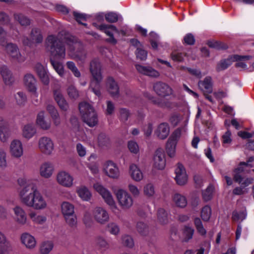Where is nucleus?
I'll return each instance as SVG.
<instances>
[{
    "label": "nucleus",
    "instance_id": "f257e3e1",
    "mask_svg": "<svg viewBox=\"0 0 254 254\" xmlns=\"http://www.w3.org/2000/svg\"><path fill=\"white\" fill-rule=\"evenodd\" d=\"M46 48L50 53V63L54 69L62 77L65 74L63 64L55 60H63L65 58V48L64 42L59 36L49 35L46 39Z\"/></svg>",
    "mask_w": 254,
    "mask_h": 254
},
{
    "label": "nucleus",
    "instance_id": "f03ea898",
    "mask_svg": "<svg viewBox=\"0 0 254 254\" xmlns=\"http://www.w3.org/2000/svg\"><path fill=\"white\" fill-rule=\"evenodd\" d=\"M21 202L35 210H43L47 207L46 199L33 183L27 184L19 192Z\"/></svg>",
    "mask_w": 254,
    "mask_h": 254
},
{
    "label": "nucleus",
    "instance_id": "7ed1b4c3",
    "mask_svg": "<svg viewBox=\"0 0 254 254\" xmlns=\"http://www.w3.org/2000/svg\"><path fill=\"white\" fill-rule=\"evenodd\" d=\"M89 69L92 75L90 88L94 93L99 97L101 95L100 83L103 80L101 64L98 59L92 60L90 63Z\"/></svg>",
    "mask_w": 254,
    "mask_h": 254
},
{
    "label": "nucleus",
    "instance_id": "20e7f679",
    "mask_svg": "<svg viewBox=\"0 0 254 254\" xmlns=\"http://www.w3.org/2000/svg\"><path fill=\"white\" fill-rule=\"evenodd\" d=\"M79 110L83 121L89 127H94L98 124L97 114L93 107L86 102L79 103Z\"/></svg>",
    "mask_w": 254,
    "mask_h": 254
},
{
    "label": "nucleus",
    "instance_id": "39448f33",
    "mask_svg": "<svg viewBox=\"0 0 254 254\" xmlns=\"http://www.w3.org/2000/svg\"><path fill=\"white\" fill-rule=\"evenodd\" d=\"M70 47L71 58L77 61L84 63L87 58V52L85 50L82 44L74 40L73 37L69 38L66 41Z\"/></svg>",
    "mask_w": 254,
    "mask_h": 254
},
{
    "label": "nucleus",
    "instance_id": "423d86ee",
    "mask_svg": "<svg viewBox=\"0 0 254 254\" xmlns=\"http://www.w3.org/2000/svg\"><path fill=\"white\" fill-rule=\"evenodd\" d=\"M93 187L94 189L102 196L104 201L108 204L110 209L114 213L119 210L113 196L108 190L99 183H95Z\"/></svg>",
    "mask_w": 254,
    "mask_h": 254
},
{
    "label": "nucleus",
    "instance_id": "0eeeda50",
    "mask_svg": "<svg viewBox=\"0 0 254 254\" xmlns=\"http://www.w3.org/2000/svg\"><path fill=\"white\" fill-rule=\"evenodd\" d=\"M3 47H4L5 53L12 61L18 63H23L25 61L26 58L25 56L21 54L19 49L16 44L9 42L6 44H5Z\"/></svg>",
    "mask_w": 254,
    "mask_h": 254
},
{
    "label": "nucleus",
    "instance_id": "6e6552de",
    "mask_svg": "<svg viewBox=\"0 0 254 254\" xmlns=\"http://www.w3.org/2000/svg\"><path fill=\"white\" fill-rule=\"evenodd\" d=\"M118 202L123 210L130 209L133 204L131 195L126 190L119 189L116 192Z\"/></svg>",
    "mask_w": 254,
    "mask_h": 254
},
{
    "label": "nucleus",
    "instance_id": "1a4fd4ad",
    "mask_svg": "<svg viewBox=\"0 0 254 254\" xmlns=\"http://www.w3.org/2000/svg\"><path fill=\"white\" fill-rule=\"evenodd\" d=\"M43 41V36L41 30L38 28L32 29L30 34V39L23 36L22 41L24 45L31 46L33 43L40 44Z\"/></svg>",
    "mask_w": 254,
    "mask_h": 254
},
{
    "label": "nucleus",
    "instance_id": "9d476101",
    "mask_svg": "<svg viewBox=\"0 0 254 254\" xmlns=\"http://www.w3.org/2000/svg\"><path fill=\"white\" fill-rule=\"evenodd\" d=\"M40 151L45 155H51L54 150V144L52 139L48 136L41 137L38 141Z\"/></svg>",
    "mask_w": 254,
    "mask_h": 254
},
{
    "label": "nucleus",
    "instance_id": "9b49d317",
    "mask_svg": "<svg viewBox=\"0 0 254 254\" xmlns=\"http://www.w3.org/2000/svg\"><path fill=\"white\" fill-rule=\"evenodd\" d=\"M97 28L100 31L104 32L109 37L107 41L111 44L115 45L117 40L114 38L113 32H119V30L114 25L109 24H101L97 25Z\"/></svg>",
    "mask_w": 254,
    "mask_h": 254
},
{
    "label": "nucleus",
    "instance_id": "f8f14e48",
    "mask_svg": "<svg viewBox=\"0 0 254 254\" xmlns=\"http://www.w3.org/2000/svg\"><path fill=\"white\" fill-rule=\"evenodd\" d=\"M57 181L60 185L65 187L70 188L73 184V178L68 172L62 171L57 175Z\"/></svg>",
    "mask_w": 254,
    "mask_h": 254
},
{
    "label": "nucleus",
    "instance_id": "ddd939ff",
    "mask_svg": "<svg viewBox=\"0 0 254 254\" xmlns=\"http://www.w3.org/2000/svg\"><path fill=\"white\" fill-rule=\"evenodd\" d=\"M92 213L94 219L100 224H104L109 220V215L107 210L103 207H95Z\"/></svg>",
    "mask_w": 254,
    "mask_h": 254
},
{
    "label": "nucleus",
    "instance_id": "4468645a",
    "mask_svg": "<svg viewBox=\"0 0 254 254\" xmlns=\"http://www.w3.org/2000/svg\"><path fill=\"white\" fill-rule=\"evenodd\" d=\"M166 160L165 153L163 149L158 148L155 152L153 157V167L158 170H162L165 168Z\"/></svg>",
    "mask_w": 254,
    "mask_h": 254
},
{
    "label": "nucleus",
    "instance_id": "2eb2a0df",
    "mask_svg": "<svg viewBox=\"0 0 254 254\" xmlns=\"http://www.w3.org/2000/svg\"><path fill=\"white\" fill-rule=\"evenodd\" d=\"M104 171L105 173L109 178L118 179L120 172L117 165L112 161H107L104 165Z\"/></svg>",
    "mask_w": 254,
    "mask_h": 254
},
{
    "label": "nucleus",
    "instance_id": "dca6fc26",
    "mask_svg": "<svg viewBox=\"0 0 254 254\" xmlns=\"http://www.w3.org/2000/svg\"><path fill=\"white\" fill-rule=\"evenodd\" d=\"M14 213L13 219L14 221L21 225H25L27 220V215L24 209L19 206L16 205L12 208Z\"/></svg>",
    "mask_w": 254,
    "mask_h": 254
},
{
    "label": "nucleus",
    "instance_id": "f3484780",
    "mask_svg": "<svg viewBox=\"0 0 254 254\" xmlns=\"http://www.w3.org/2000/svg\"><path fill=\"white\" fill-rule=\"evenodd\" d=\"M153 90L159 96L165 97L172 93L171 88L166 83L159 81L153 85Z\"/></svg>",
    "mask_w": 254,
    "mask_h": 254
},
{
    "label": "nucleus",
    "instance_id": "a211bd4d",
    "mask_svg": "<svg viewBox=\"0 0 254 254\" xmlns=\"http://www.w3.org/2000/svg\"><path fill=\"white\" fill-rule=\"evenodd\" d=\"M176 176L175 179L178 185H185L188 181V176L184 167L181 164H178L175 169Z\"/></svg>",
    "mask_w": 254,
    "mask_h": 254
},
{
    "label": "nucleus",
    "instance_id": "6ab92c4d",
    "mask_svg": "<svg viewBox=\"0 0 254 254\" xmlns=\"http://www.w3.org/2000/svg\"><path fill=\"white\" fill-rule=\"evenodd\" d=\"M24 85L28 91L31 92L35 96H38L37 88L36 86V80L35 77L31 73H27L23 79Z\"/></svg>",
    "mask_w": 254,
    "mask_h": 254
},
{
    "label": "nucleus",
    "instance_id": "aec40b11",
    "mask_svg": "<svg viewBox=\"0 0 254 254\" xmlns=\"http://www.w3.org/2000/svg\"><path fill=\"white\" fill-rule=\"evenodd\" d=\"M135 66L137 71L143 75L153 78H157L160 76L159 72L150 66L136 64Z\"/></svg>",
    "mask_w": 254,
    "mask_h": 254
},
{
    "label": "nucleus",
    "instance_id": "412c9836",
    "mask_svg": "<svg viewBox=\"0 0 254 254\" xmlns=\"http://www.w3.org/2000/svg\"><path fill=\"white\" fill-rule=\"evenodd\" d=\"M10 151L13 157H20L23 153V148L22 142L18 139H14L11 141L10 146Z\"/></svg>",
    "mask_w": 254,
    "mask_h": 254
},
{
    "label": "nucleus",
    "instance_id": "4be33fe9",
    "mask_svg": "<svg viewBox=\"0 0 254 254\" xmlns=\"http://www.w3.org/2000/svg\"><path fill=\"white\" fill-rule=\"evenodd\" d=\"M53 93L55 100L61 109L64 111H66L68 109V104L62 95L60 89H54Z\"/></svg>",
    "mask_w": 254,
    "mask_h": 254
},
{
    "label": "nucleus",
    "instance_id": "5701e85b",
    "mask_svg": "<svg viewBox=\"0 0 254 254\" xmlns=\"http://www.w3.org/2000/svg\"><path fill=\"white\" fill-rule=\"evenodd\" d=\"M155 134L160 139H166L170 133V127L168 124L162 123L160 124L155 130Z\"/></svg>",
    "mask_w": 254,
    "mask_h": 254
},
{
    "label": "nucleus",
    "instance_id": "b1692460",
    "mask_svg": "<svg viewBox=\"0 0 254 254\" xmlns=\"http://www.w3.org/2000/svg\"><path fill=\"white\" fill-rule=\"evenodd\" d=\"M35 70L41 81L45 85L49 83L50 78L47 69L41 64L37 63L35 66Z\"/></svg>",
    "mask_w": 254,
    "mask_h": 254
},
{
    "label": "nucleus",
    "instance_id": "393cba45",
    "mask_svg": "<svg viewBox=\"0 0 254 254\" xmlns=\"http://www.w3.org/2000/svg\"><path fill=\"white\" fill-rule=\"evenodd\" d=\"M36 133V127L33 124H27L22 128V136L28 140L34 136Z\"/></svg>",
    "mask_w": 254,
    "mask_h": 254
},
{
    "label": "nucleus",
    "instance_id": "a878e982",
    "mask_svg": "<svg viewBox=\"0 0 254 254\" xmlns=\"http://www.w3.org/2000/svg\"><path fill=\"white\" fill-rule=\"evenodd\" d=\"M107 87L108 92L113 97L117 98L119 96V87L113 78L111 77L108 78Z\"/></svg>",
    "mask_w": 254,
    "mask_h": 254
},
{
    "label": "nucleus",
    "instance_id": "bb28decb",
    "mask_svg": "<svg viewBox=\"0 0 254 254\" xmlns=\"http://www.w3.org/2000/svg\"><path fill=\"white\" fill-rule=\"evenodd\" d=\"M54 168L52 163L47 162L43 163L40 167V174L44 178H50L54 172Z\"/></svg>",
    "mask_w": 254,
    "mask_h": 254
},
{
    "label": "nucleus",
    "instance_id": "cd10ccee",
    "mask_svg": "<svg viewBox=\"0 0 254 254\" xmlns=\"http://www.w3.org/2000/svg\"><path fill=\"white\" fill-rule=\"evenodd\" d=\"M36 125L43 130H48L51 127V122L45 118V112L43 111L38 113L36 120Z\"/></svg>",
    "mask_w": 254,
    "mask_h": 254
},
{
    "label": "nucleus",
    "instance_id": "c85d7f7f",
    "mask_svg": "<svg viewBox=\"0 0 254 254\" xmlns=\"http://www.w3.org/2000/svg\"><path fill=\"white\" fill-rule=\"evenodd\" d=\"M0 73L6 85H9L13 83L14 80L12 74L7 66L3 65L0 66Z\"/></svg>",
    "mask_w": 254,
    "mask_h": 254
},
{
    "label": "nucleus",
    "instance_id": "c756f323",
    "mask_svg": "<svg viewBox=\"0 0 254 254\" xmlns=\"http://www.w3.org/2000/svg\"><path fill=\"white\" fill-rule=\"evenodd\" d=\"M21 241L22 243L29 249L34 248L36 245L35 238L27 233L21 235Z\"/></svg>",
    "mask_w": 254,
    "mask_h": 254
},
{
    "label": "nucleus",
    "instance_id": "7c9ffc66",
    "mask_svg": "<svg viewBox=\"0 0 254 254\" xmlns=\"http://www.w3.org/2000/svg\"><path fill=\"white\" fill-rule=\"evenodd\" d=\"M198 86L204 92L211 93L212 92L211 77L210 76H206L204 80H199L198 82Z\"/></svg>",
    "mask_w": 254,
    "mask_h": 254
},
{
    "label": "nucleus",
    "instance_id": "2f4dec72",
    "mask_svg": "<svg viewBox=\"0 0 254 254\" xmlns=\"http://www.w3.org/2000/svg\"><path fill=\"white\" fill-rule=\"evenodd\" d=\"M76 192L78 196L83 200L88 201L90 200L92 194L89 189L85 186L77 187Z\"/></svg>",
    "mask_w": 254,
    "mask_h": 254
},
{
    "label": "nucleus",
    "instance_id": "473e14b6",
    "mask_svg": "<svg viewBox=\"0 0 254 254\" xmlns=\"http://www.w3.org/2000/svg\"><path fill=\"white\" fill-rule=\"evenodd\" d=\"M129 173L132 179L139 182L143 179V174L139 168L135 164H131L129 166Z\"/></svg>",
    "mask_w": 254,
    "mask_h": 254
},
{
    "label": "nucleus",
    "instance_id": "72a5a7b5",
    "mask_svg": "<svg viewBox=\"0 0 254 254\" xmlns=\"http://www.w3.org/2000/svg\"><path fill=\"white\" fill-rule=\"evenodd\" d=\"M173 203L175 205L180 208L185 207L188 203L187 198L185 196L176 193L174 194L172 197Z\"/></svg>",
    "mask_w": 254,
    "mask_h": 254
},
{
    "label": "nucleus",
    "instance_id": "f704fd0d",
    "mask_svg": "<svg viewBox=\"0 0 254 254\" xmlns=\"http://www.w3.org/2000/svg\"><path fill=\"white\" fill-rule=\"evenodd\" d=\"M234 180L235 182L239 183L244 189H247L253 182V179L251 178H244L241 175L236 174L234 176Z\"/></svg>",
    "mask_w": 254,
    "mask_h": 254
},
{
    "label": "nucleus",
    "instance_id": "c9c22d12",
    "mask_svg": "<svg viewBox=\"0 0 254 254\" xmlns=\"http://www.w3.org/2000/svg\"><path fill=\"white\" fill-rule=\"evenodd\" d=\"M29 216L31 221L36 224L42 225L47 220V218L45 216L37 214L34 211L30 212Z\"/></svg>",
    "mask_w": 254,
    "mask_h": 254
},
{
    "label": "nucleus",
    "instance_id": "e433bc0d",
    "mask_svg": "<svg viewBox=\"0 0 254 254\" xmlns=\"http://www.w3.org/2000/svg\"><path fill=\"white\" fill-rule=\"evenodd\" d=\"M54 248V243L52 241H47L41 243L39 251L41 254H49Z\"/></svg>",
    "mask_w": 254,
    "mask_h": 254
},
{
    "label": "nucleus",
    "instance_id": "4c0bfd02",
    "mask_svg": "<svg viewBox=\"0 0 254 254\" xmlns=\"http://www.w3.org/2000/svg\"><path fill=\"white\" fill-rule=\"evenodd\" d=\"M61 209L64 217L74 213V206L68 202H63L61 205Z\"/></svg>",
    "mask_w": 254,
    "mask_h": 254
},
{
    "label": "nucleus",
    "instance_id": "58836bf2",
    "mask_svg": "<svg viewBox=\"0 0 254 254\" xmlns=\"http://www.w3.org/2000/svg\"><path fill=\"white\" fill-rule=\"evenodd\" d=\"M157 221L162 224L164 225L168 222V215L167 211L163 208H160L157 212Z\"/></svg>",
    "mask_w": 254,
    "mask_h": 254
},
{
    "label": "nucleus",
    "instance_id": "ea45409f",
    "mask_svg": "<svg viewBox=\"0 0 254 254\" xmlns=\"http://www.w3.org/2000/svg\"><path fill=\"white\" fill-rule=\"evenodd\" d=\"M251 58V56H241L239 55H234L233 57V61H236L238 62L236 64V66L239 68H246L247 67L246 64L243 62L244 60H248Z\"/></svg>",
    "mask_w": 254,
    "mask_h": 254
},
{
    "label": "nucleus",
    "instance_id": "a19ab883",
    "mask_svg": "<svg viewBox=\"0 0 254 254\" xmlns=\"http://www.w3.org/2000/svg\"><path fill=\"white\" fill-rule=\"evenodd\" d=\"M214 188L213 185H209L208 187L202 191V196L204 201H208L213 197Z\"/></svg>",
    "mask_w": 254,
    "mask_h": 254
},
{
    "label": "nucleus",
    "instance_id": "79ce46f5",
    "mask_svg": "<svg viewBox=\"0 0 254 254\" xmlns=\"http://www.w3.org/2000/svg\"><path fill=\"white\" fill-rule=\"evenodd\" d=\"M14 98L16 104L19 106H23L27 101L26 94L21 91H19L14 95Z\"/></svg>",
    "mask_w": 254,
    "mask_h": 254
},
{
    "label": "nucleus",
    "instance_id": "37998d69",
    "mask_svg": "<svg viewBox=\"0 0 254 254\" xmlns=\"http://www.w3.org/2000/svg\"><path fill=\"white\" fill-rule=\"evenodd\" d=\"M145 96L150 100L151 102L154 105L162 108L167 106V103L164 99L154 97L148 93H145Z\"/></svg>",
    "mask_w": 254,
    "mask_h": 254
},
{
    "label": "nucleus",
    "instance_id": "c03bdc74",
    "mask_svg": "<svg viewBox=\"0 0 254 254\" xmlns=\"http://www.w3.org/2000/svg\"><path fill=\"white\" fill-rule=\"evenodd\" d=\"M14 18L15 20L17 21L21 26H26L29 25L30 24V19L21 13L14 14Z\"/></svg>",
    "mask_w": 254,
    "mask_h": 254
},
{
    "label": "nucleus",
    "instance_id": "a18cd8bd",
    "mask_svg": "<svg viewBox=\"0 0 254 254\" xmlns=\"http://www.w3.org/2000/svg\"><path fill=\"white\" fill-rule=\"evenodd\" d=\"M232 58L224 59L220 61L217 64L216 69L217 71H220L227 68L232 63Z\"/></svg>",
    "mask_w": 254,
    "mask_h": 254
},
{
    "label": "nucleus",
    "instance_id": "49530a36",
    "mask_svg": "<svg viewBox=\"0 0 254 254\" xmlns=\"http://www.w3.org/2000/svg\"><path fill=\"white\" fill-rule=\"evenodd\" d=\"M136 229L137 231L142 236H146L149 232L148 225L142 221L137 222Z\"/></svg>",
    "mask_w": 254,
    "mask_h": 254
},
{
    "label": "nucleus",
    "instance_id": "de8ad7c7",
    "mask_svg": "<svg viewBox=\"0 0 254 254\" xmlns=\"http://www.w3.org/2000/svg\"><path fill=\"white\" fill-rule=\"evenodd\" d=\"M184 241L187 242L191 239L194 233V229L190 226H185L183 229Z\"/></svg>",
    "mask_w": 254,
    "mask_h": 254
},
{
    "label": "nucleus",
    "instance_id": "09e8293b",
    "mask_svg": "<svg viewBox=\"0 0 254 254\" xmlns=\"http://www.w3.org/2000/svg\"><path fill=\"white\" fill-rule=\"evenodd\" d=\"M96 244L100 250L105 251L109 249L110 245L107 241L102 237H98L96 239Z\"/></svg>",
    "mask_w": 254,
    "mask_h": 254
},
{
    "label": "nucleus",
    "instance_id": "8fccbe9b",
    "mask_svg": "<svg viewBox=\"0 0 254 254\" xmlns=\"http://www.w3.org/2000/svg\"><path fill=\"white\" fill-rule=\"evenodd\" d=\"M107 230L112 235H118L120 232L119 225L115 222H110L106 226Z\"/></svg>",
    "mask_w": 254,
    "mask_h": 254
},
{
    "label": "nucleus",
    "instance_id": "3c124183",
    "mask_svg": "<svg viewBox=\"0 0 254 254\" xmlns=\"http://www.w3.org/2000/svg\"><path fill=\"white\" fill-rule=\"evenodd\" d=\"M122 244L125 247L132 248L134 246V241L132 238L128 235H124L121 237Z\"/></svg>",
    "mask_w": 254,
    "mask_h": 254
},
{
    "label": "nucleus",
    "instance_id": "603ef678",
    "mask_svg": "<svg viewBox=\"0 0 254 254\" xmlns=\"http://www.w3.org/2000/svg\"><path fill=\"white\" fill-rule=\"evenodd\" d=\"M211 215V209L208 205H205L202 208L201 211V217L204 221H207L209 220Z\"/></svg>",
    "mask_w": 254,
    "mask_h": 254
},
{
    "label": "nucleus",
    "instance_id": "864d4df0",
    "mask_svg": "<svg viewBox=\"0 0 254 254\" xmlns=\"http://www.w3.org/2000/svg\"><path fill=\"white\" fill-rule=\"evenodd\" d=\"M66 91L68 97L71 99H76L79 97V92L73 85H69Z\"/></svg>",
    "mask_w": 254,
    "mask_h": 254
},
{
    "label": "nucleus",
    "instance_id": "5fc2aeb1",
    "mask_svg": "<svg viewBox=\"0 0 254 254\" xmlns=\"http://www.w3.org/2000/svg\"><path fill=\"white\" fill-rule=\"evenodd\" d=\"M83 222L85 226L87 228H90L93 225V221L91 214L89 211H85L84 212L83 217Z\"/></svg>",
    "mask_w": 254,
    "mask_h": 254
},
{
    "label": "nucleus",
    "instance_id": "6e6d98bb",
    "mask_svg": "<svg viewBox=\"0 0 254 254\" xmlns=\"http://www.w3.org/2000/svg\"><path fill=\"white\" fill-rule=\"evenodd\" d=\"M176 143L168 140L166 144V152L170 157L175 156Z\"/></svg>",
    "mask_w": 254,
    "mask_h": 254
},
{
    "label": "nucleus",
    "instance_id": "4d7b16f0",
    "mask_svg": "<svg viewBox=\"0 0 254 254\" xmlns=\"http://www.w3.org/2000/svg\"><path fill=\"white\" fill-rule=\"evenodd\" d=\"M66 223L71 228H75L77 226V217L74 213L64 216Z\"/></svg>",
    "mask_w": 254,
    "mask_h": 254
},
{
    "label": "nucleus",
    "instance_id": "13d9d810",
    "mask_svg": "<svg viewBox=\"0 0 254 254\" xmlns=\"http://www.w3.org/2000/svg\"><path fill=\"white\" fill-rule=\"evenodd\" d=\"M143 192L144 194L147 197L153 196L155 192V188L153 184H147L143 188Z\"/></svg>",
    "mask_w": 254,
    "mask_h": 254
},
{
    "label": "nucleus",
    "instance_id": "bf43d9fd",
    "mask_svg": "<svg viewBox=\"0 0 254 254\" xmlns=\"http://www.w3.org/2000/svg\"><path fill=\"white\" fill-rule=\"evenodd\" d=\"M10 132L8 127L0 129V140L6 142L10 137Z\"/></svg>",
    "mask_w": 254,
    "mask_h": 254
},
{
    "label": "nucleus",
    "instance_id": "052dcab7",
    "mask_svg": "<svg viewBox=\"0 0 254 254\" xmlns=\"http://www.w3.org/2000/svg\"><path fill=\"white\" fill-rule=\"evenodd\" d=\"M232 141L231 132L229 130H227L222 136V142L223 146L229 145Z\"/></svg>",
    "mask_w": 254,
    "mask_h": 254
},
{
    "label": "nucleus",
    "instance_id": "680f3d73",
    "mask_svg": "<svg viewBox=\"0 0 254 254\" xmlns=\"http://www.w3.org/2000/svg\"><path fill=\"white\" fill-rule=\"evenodd\" d=\"M0 244L3 245L0 247V254H9V252L12 250L11 243L6 239L5 243Z\"/></svg>",
    "mask_w": 254,
    "mask_h": 254
},
{
    "label": "nucleus",
    "instance_id": "e2e57ef3",
    "mask_svg": "<svg viewBox=\"0 0 254 254\" xmlns=\"http://www.w3.org/2000/svg\"><path fill=\"white\" fill-rule=\"evenodd\" d=\"M247 216L246 210H242L240 212L235 211L233 212L232 219L234 221H243Z\"/></svg>",
    "mask_w": 254,
    "mask_h": 254
},
{
    "label": "nucleus",
    "instance_id": "0e129e2a",
    "mask_svg": "<svg viewBox=\"0 0 254 254\" xmlns=\"http://www.w3.org/2000/svg\"><path fill=\"white\" fill-rule=\"evenodd\" d=\"M105 19L110 23H115L118 21L119 16L115 12H110L105 14Z\"/></svg>",
    "mask_w": 254,
    "mask_h": 254
},
{
    "label": "nucleus",
    "instance_id": "69168bd1",
    "mask_svg": "<svg viewBox=\"0 0 254 254\" xmlns=\"http://www.w3.org/2000/svg\"><path fill=\"white\" fill-rule=\"evenodd\" d=\"M110 142L109 137L104 133H101L98 136V143L101 146H107Z\"/></svg>",
    "mask_w": 254,
    "mask_h": 254
},
{
    "label": "nucleus",
    "instance_id": "338daca9",
    "mask_svg": "<svg viewBox=\"0 0 254 254\" xmlns=\"http://www.w3.org/2000/svg\"><path fill=\"white\" fill-rule=\"evenodd\" d=\"M120 119L123 122H126L130 116V113L128 110L126 108H122L119 111Z\"/></svg>",
    "mask_w": 254,
    "mask_h": 254
},
{
    "label": "nucleus",
    "instance_id": "774afa93",
    "mask_svg": "<svg viewBox=\"0 0 254 254\" xmlns=\"http://www.w3.org/2000/svg\"><path fill=\"white\" fill-rule=\"evenodd\" d=\"M135 54L136 58L141 61H145L147 59V52L140 48H137Z\"/></svg>",
    "mask_w": 254,
    "mask_h": 254
}]
</instances>
